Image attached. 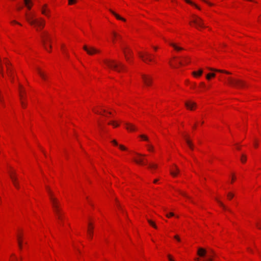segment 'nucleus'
<instances>
[{
    "label": "nucleus",
    "instance_id": "2",
    "mask_svg": "<svg viewBox=\"0 0 261 261\" xmlns=\"http://www.w3.org/2000/svg\"><path fill=\"white\" fill-rule=\"evenodd\" d=\"M106 66L110 69L119 72L121 70H125V65L120 62H117L114 60L105 59L103 61Z\"/></svg>",
    "mask_w": 261,
    "mask_h": 261
},
{
    "label": "nucleus",
    "instance_id": "11",
    "mask_svg": "<svg viewBox=\"0 0 261 261\" xmlns=\"http://www.w3.org/2000/svg\"><path fill=\"white\" fill-rule=\"evenodd\" d=\"M10 178L12 180V181L14 185V186L17 188V189H19V184L17 182V177L16 176V174L14 172H10Z\"/></svg>",
    "mask_w": 261,
    "mask_h": 261
},
{
    "label": "nucleus",
    "instance_id": "57",
    "mask_svg": "<svg viewBox=\"0 0 261 261\" xmlns=\"http://www.w3.org/2000/svg\"><path fill=\"white\" fill-rule=\"evenodd\" d=\"M254 146H255V147H257V146H258L257 143L255 142V143H254Z\"/></svg>",
    "mask_w": 261,
    "mask_h": 261
},
{
    "label": "nucleus",
    "instance_id": "27",
    "mask_svg": "<svg viewBox=\"0 0 261 261\" xmlns=\"http://www.w3.org/2000/svg\"><path fill=\"white\" fill-rule=\"evenodd\" d=\"M210 254L208 255L207 259L203 260V261H213V255L215 254V252L213 250L210 249Z\"/></svg>",
    "mask_w": 261,
    "mask_h": 261
},
{
    "label": "nucleus",
    "instance_id": "56",
    "mask_svg": "<svg viewBox=\"0 0 261 261\" xmlns=\"http://www.w3.org/2000/svg\"><path fill=\"white\" fill-rule=\"evenodd\" d=\"M12 22L18 24L19 25H21V24L20 23H19V22H17V21H15V20L13 21Z\"/></svg>",
    "mask_w": 261,
    "mask_h": 261
},
{
    "label": "nucleus",
    "instance_id": "55",
    "mask_svg": "<svg viewBox=\"0 0 261 261\" xmlns=\"http://www.w3.org/2000/svg\"><path fill=\"white\" fill-rule=\"evenodd\" d=\"M256 226L259 229L261 228V224L259 225L258 223H256Z\"/></svg>",
    "mask_w": 261,
    "mask_h": 261
},
{
    "label": "nucleus",
    "instance_id": "36",
    "mask_svg": "<svg viewBox=\"0 0 261 261\" xmlns=\"http://www.w3.org/2000/svg\"><path fill=\"white\" fill-rule=\"evenodd\" d=\"M140 137L144 141H146L147 142H149V139L147 136L145 135H140Z\"/></svg>",
    "mask_w": 261,
    "mask_h": 261
},
{
    "label": "nucleus",
    "instance_id": "9",
    "mask_svg": "<svg viewBox=\"0 0 261 261\" xmlns=\"http://www.w3.org/2000/svg\"><path fill=\"white\" fill-rule=\"evenodd\" d=\"M139 57L145 63H147L148 62L153 61V59L151 58V55L148 53H145L144 54H142L141 53H139Z\"/></svg>",
    "mask_w": 261,
    "mask_h": 261
},
{
    "label": "nucleus",
    "instance_id": "53",
    "mask_svg": "<svg viewBox=\"0 0 261 261\" xmlns=\"http://www.w3.org/2000/svg\"><path fill=\"white\" fill-rule=\"evenodd\" d=\"M168 259L170 261H174L170 255H168Z\"/></svg>",
    "mask_w": 261,
    "mask_h": 261
},
{
    "label": "nucleus",
    "instance_id": "1",
    "mask_svg": "<svg viewBox=\"0 0 261 261\" xmlns=\"http://www.w3.org/2000/svg\"><path fill=\"white\" fill-rule=\"evenodd\" d=\"M26 19L32 25H33L37 31L42 29L45 25V21L42 18L36 19L33 15L26 14Z\"/></svg>",
    "mask_w": 261,
    "mask_h": 261
},
{
    "label": "nucleus",
    "instance_id": "3",
    "mask_svg": "<svg viewBox=\"0 0 261 261\" xmlns=\"http://www.w3.org/2000/svg\"><path fill=\"white\" fill-rule=\"evenodd\" d=\"M46 189L47 190L48 195L49 196V199L50 200L53 208L54 211H55L57 214L59 215L60 210H59V201L58 199L54 197V194L50 189V188L46 186Z\"/></svg>",
    "mask_w": 261,
    "mask_h": 261
},
{
    "label": "nucleus",
    "instance_id": "10",
    "mask_svg": "<svg viewBox=\"0 0 261 261\" xmlns=\"http://www.w3.org/2000/svg\"><path fill=\"white\" fill-rule=\"evenodd\" d=\"M142 79L145 85L149 86L152 83V78L149 75L146 74L142 75Z\"/></svg>",
    "mask_w": 261,
    "mask_h": 261
},
{
    "label": "nucleus",
    "instance_id": "21",
    "mask_svg": "<svg viewBox=\"0 0 261 261\" xmlns=\"http://www.w3.org/2000/svg\"><path fill=\"white\" fill-rule=\"evenodd\" d=\"M170 45H171L172 47H173L174 49L177 51H180L184 49V48L178 46L176 44L172 43V42H169Z\"/></svg>",
    "mask_w": 261,
    "mask_h": 261
},
{
    "label": "nucleus",
    "instance_id": "48",
    "mask_svg": "<svg viewBox=\"0 0 261 261\" xmlns=\"http://www.w3.org/2000/svg\"><path fill=\"white\" fill-rule=\"evenodd\" d=\"M202 1H203L204 2H205V3H206L207 4H208L210 6H213V3H211L209 2L208 1H207L206 0H202Z\"/></svg>",
    "mask_w": 261,
    "mask_h": 261
},
{
    "label": "nucleus",
    "instance_id": "44",
    "mask_svg": "<svg viewBox=\"0 0 261 261\" xmlns=\"http://www.w3.org/2000/svg\"><path fill=\"white\" fill-rule=\"evenodd\" d=\"M149 167L150 168H156L157 167V165L153 164H150L149 165Z\"/></svg>",
    "mask_w": 261,
    "mask_h": 261
},
{
    "label": "nucleus",
    "instance_id": "20",
    "mask_svg": "<svg viewBox=\"0 0 261 261\" xmlns=\"http://www.w3.org/2000/svg\"><path fill=\"white\" fill-rule=\"evenodd\" d=\"M93 227L92 226L91 223H89V227H88L87 231H88V233L89 236V238L90 239H92V237H93Z\"/></svg>",
    "mask_w": 261,
    "mask_h": 261
},
{
    "label": "nucleus",
    "instance_id": "59",
    "mask_svg": "<svg viewBox=\"0 0 261 261\" xmlns=\"http://www.w3.org/2000/svg\"><path fill=\"white\" fill-rule=\"evenodd\" d=\"M195 260H196V261H199V258H195Z\"/></svg>",
    "mask_w": 261,
    "mask_h": 261
},
{
    "label": "nucleus",
    "instance_id": "19",
    "mask_svg": "<svg viewBox=\"0 0 261 261\" xmlns=\"http://www.w3.org/2000/svg\"><path fill=\"white\" fill-rule=\"evenodd\" d=\"M125 125L126 126V129L128 130L135 131V130H137V128L136 127V126L131 123H126Z\"/></svg>",
    "mask_w": 261,
    "mask_h": 261
},
{
    "label": "nucleus",
    "instance_id": "45",
    "mask_svg": "<svg viewBox=\"0 0 261 261\" xmlns=\"http://www.w3.org/2000/svg\"><path fill=\"white\" fill-rule=\"evenodd\" d=\"M118 146H119L120 149L122 150H126V148L125 147H124L122 145H118Z\"/></svg>",
    "mask_w": 261,
    "mask_h": 261
},
{
    "label": "nucleus",
    "instance_id": "23",
    "mask_svg": "<svg viewBox=\"0 0 261 261\" xmlns=\"http://www.w3.org/2000/svg\"><path fill=\"white\" fill-rule=\"evenodd\" d=\"M190 62V58L188 57H185L184 58L182 61H179V64L181 66L184 65L185 64H187Z\"/></svg>",
    "mask_w": 261,
    "mask_h": 261
},
{
    "label": "nucleus",
    "instance_id": "8",
    "mask_svg": "<svg viewBox=\"0 0 261 261\" xmlns=\"http://www.w3.org/2000/svg\"><path fill=\"white\" fill-rule=\"evenodd\" d=\"M83 49L89 55H93L94 54L99 53L100 50L93 46H88L86 45H84Z\"/></svg>",
    "mask_w": 261,
    "mask_h": 261
},
{
    "label": "nucleus",
    "instance_id": "16",
    "mask_svg": "<svg viewBox=\"0 0 261 261\" xmlns=\"http://www.w3.org/2000/svg\"><path fill=\"white\" fill-rule=\"evenodd\" d=\"M184 137L185 139V141H186L187 145L189 146V147L190 148V149L193 150L194 148V145H193L192 141L189 139L188 136L184 135Z\"/></svg>",
    "mask_w": 261,
    "mask_h": 261
},
{
    "label": "nucleus",
    "instance_id": "34",
    "mask_svg": "<svg viewBox=\"0 0 261 261\" xmlns=\"http://www.w3.org/2000/svg\"><path fill=\"white\" fill-rule=\"evenodd\" d=\"M24 4L27 8L30 10L31 8V6L29 5V4H32V2L31 0H24Z\"/></svg>",
    "mask_w": 261,
    "mask_h": 261
},
{
    "label": "nucleus",
    "instance_id": "5",
    "mask_svg": "<svg viewBox=\"0 0 261 261\" xmlns=\"http://www.w3.org/2000/svg\"><path fill=\"white\" fill-rule=\"evenodd\" d=\"M41 42L44 47L47 50V42H50L51 38L47 32H43L41 33Z\"/></svg>",
    "mask_w": 261,
    "mask_h": 261
},
{
    "label": "nucleus",
    "instance_id": "64",
    "mask_svg": "<svg viewBox=\"0 0 261 261\" xmlns=\"http://www.w3.org/2000/svg\"><path fill=\"white\" fill-rule=\"evenodd\" d=\"M64 45H62V48L63 49L64 48Z\"/></svg>",
    "mask_w": 261,
    "mask_h": 261
},
{
    "label": "nucleus",
    "instance_id": "37",
    "mask_svg": "<svg viewBox=\"0 0 261 261\" xmlns=\"http://www.w3.org/2000/svg\"><path fill=\"white\" fill-rule=\"evenodd\" d=\"M215 75H216V74L214 73H208L206 75V78L207 80H210L212 77H215Z\"/></svg>",
    "mask_w": 261,
    "mask_h": 261
},
{
    "label": "nucleus",
    "instance_id": "60",
    "mask_svg": "<svg viewBox=\"0 0 261 261\" xmlns=\"http://www.w3.org/2000/svg\"><path fill=\"white\" fill-rule=\"evenodd\" d=\"M235 178L234 177H232V182L233 181V180H234Z\"/></svg>",
    "mask_w": 261,
    "mask_h": 261
},
{
    "label": "nucleus",
    "instance_id": "46",
    "mask_svg": "<svg viewBox=\"0 0 261 261\" xmlns=\"http://www.w3.org/2000/svg\"><path fill=\"white\" fill-rule=\"evenodd\" d=\"M179 192L182 195H183L184 196H185L186 197L189 198V199H190V197H189L185 193L183 192H181V191H179Z\"/></svg>",
    "mask_w": 261,
    "mask_h": 261
},
{
    "label": "nucleus",
    "instance_id": "30",
    "mask_svg": "<svg viewBox=\"0 0 261 261\" xmlns=\"http://www.w3.org/2000/svg\"><path fill=\"white\" fill-rule=\"evenodd\" d=\"M203 73V70L201 69H200L198 71H194L193 72L192 74L195 76H200L201 75V74Z\"/></svg>",
    "mask_w": 261,
    "mask_h": 261
},
{
    "label": "nucleus",
    "instance_id": "35",
    "mask_svg": "<svg viewBox=\"0 0 261 261\" xmlns=\"http://www.w3.org/2000/svg\"><path fill=\"white\" fill-rule=\"evenodd\" d=\"M147 221L149 223V224L151 226H152L153 227H154V228H157V226H156V225H155V224L154 223V222H153L152 221H151V220H149V219H148Z\"/></svg>",
    "mask_w": 261,
    "mask_h": 261
},
{
    "label": "nucleus",
    "instance_id": "47",
    "mask_svg": "<svg viewBox=\"0 0 261 261\" xmlns=\"http://www.w3.org/2000/svg\"><path fill=\"white\" fill-rule=\"evenodd\" d=\"M113 36L115 37H118L119 39H121V36L120 35H119L118 34H117V33H115V32H113Z\"/></svg>",
    "mask_w": 261,
    "mask_h": 261
},
{
    "label": "nucleus",
    "instance_id": "41",
    "mask_svg": "<svg viewBox=\"0 0 261 261\" xmlns=\"http://www.w3.org/2000/svg\"><path fill=\"white\" fill-rule=\"evenodd\" d=\"M234 196V194L231 192H229L227 194V197L229 199H232Z\"/></svg>",
    "mask_w": 261,
    "mask_h": 261
},
{
    "label": "nucleus",
    "instance_id": "63",
    "mask_svg": "<svg viewBox=\"0 0 261 261\" xmlns=\"http://www.w3.org/2000/svg\"><path fill=\"white\" fill-rule=\"evenodd\" d=\"M196 127V125L195 124L194 126H193V128H195Z\"/></svg>",
    "mask_w": 261,
    "mask_h": 261
},
{
    "label": "nucleus",
    "instance_id": "7",
    "mask_svg": "<svg viewBox=\"0 0 261 261\" xmlns=\"http://www.w3.org/2000/svg\"><path fill=\"white\" fill-rule=\"evenodd\" d=\"M5 64L7 68L8 75L11 78V81L13 82L14 81V76L13 75V70L10 67V66H11V63L7 58L5 59Z\"/></svg>",
    "mask_w": 261,
    "mask_h": 261
},
{
    "label": "nucleus",
    "instance_id": "17",
    "mask_svg": "<svg viewBox=\"0 0 261 261\" xmlns=\"http://www.w3.org/2000/svg\"><path fill=\"white\" fill-rule=\"evenodd\" d=\"M185 106L187 108L191 110H193L194 107L196 106V103L194 102L189 101L185 103Z\"/></svg>",
    "mask_w": 261,
    "mask_h": 261
},
{
    "label": "nucleus",
    "instance_id": "52",
    "mask_svg": "<svg viewBox=\"0 0 261 261\" xmlns=\"http://www.w3.org/2000/svg\"><path fill=\"white\" fill-rule=\"evenodd\" d=\"M174 216V213H170L169 214H167L166 215V216L167 217H169L170 216Z\"/></svg>",
    "mask_w": 261,
    "mask_h": 261
},
{
    "label": "nucleus",
    "instance_id": "28",
    "mask_svg": "<svg viewBox=\"0 0 261 261\" xmlns=\"http://www.w3.org/2000/svg\"><path fill=\"white\" fill-rule=\"evenodd\" d=\"M116 203H117V205L118 206V207L124 213H125L126 214V215L127 216V213L125 212V210L123 208V207H122V206L121 205V204L119 203V201L117 199V198H116L115 199Z\"/></svg>",
    "mask_w": 261,
    "mask_h": 261
},
{
    "label": "nucleus",
    "instance_id": "43",
    "mask_svg": "<svg viewBox=\"0 0 261 261\" xmlns=\"http://www.w3.org/2000/svg\"><path fill=\"white\" fill-rule=\"evenodd\" d=\"M76 3V0H68V4L72 5Z\"/></svg>",
    "mask_w": 261,
    "mask_h": 261
},
{
    "label": "nucleus",
    "instance_id": "12",
    "mask_svg": "<svg viewBox=\"0 0 261 261\" xmlns=\"http://www.w3.org/2000/svg\"><path fill=\"white\" fill-rule=\"evenodd\" d=\"M136 154L139 157L138 159H135L134 161L138 164L144 165L145 164L144 159L143 157L145 156V155L139 153H136Z\"/></svg>",
    "mask_w": 261,
    "mask_h": 261
},
{
    "label": "nucleus",
    "instance_id": "29",
    "mask_svg": "<svg viewBox=\"0 0 261 261\" xmlns=\"http://www.w3.org/2000/svg\"><path fill=\"white\" fill-rule=\"evenodd\" d=\"M215 199L216 200V201L218 202V203L219 204V205L224 209V210H228V211H229L230 212H231V211L229 210V209H227V207H226V206L221 201H220L219 199H218L217 198H215Z\"/></svg>",
    "mask_w": 261,
    "mask_h": 261
},
{
    "label": "nucleus",
    "instance_id": "51",
    "mask_svg": "<svg viewBox=\"0 0 261 261\" xmlns=\"http://www.w3.org/2000/svg\"><path fill=\"white\" fill-rule=\"evenodd\" d=\"M109 124H113L114 126L116 127V126H118V124H115L114 122H109Z\"/></svg>",
    "mask_w": 261,
    "mask_h": 261
},
{
    "label": "nucleus",
    "instance_id": "50",
    "mask_svg": "<svg viewBox=\"0 0 261 261\" xmlns=\"http://www.w3.org/2000/svg\"><path fill=\"white\" fill-rule=\"evenodd\" d=\"M178 242H180V239L179 238V237H178V236L177 235H176L174 236V237Z\"/></svg>",
    "mask_w": 261,
    "mask_h": 261
},
{
    "label": "nucleus",
    "instance_id": "32",
    "mask_svg": "<svg viewBox=\"0 0 261 261\" xmlns=\"http://www.w3.org/2000/svg\"><path fill=\"white\" fill-rule=\"evenodd\" d=\"M59 210H60V212H59V214H57L55 211L54 212L55 213L56 215H57L58 218L61 220H62V211H61V209L60 208V205H59Z\"/></svg>",
    "mask_w": 261,
    "mask_h": 261
},
{
    "label": "nucleus",
    "instance_id": "14",
    "mask_svg": "<svg viewBox=\"0 0 261 261\" xmlns=\"http://www.w3.org/2000/svg\"><path fill=\"white\" fill-rule=\"evenodd\" d=\"M125 58L127 61L129 60L128 55H132V51L127 47L122 48Z\"/></svg>",
    "mask_w": 261,
    "mask_h": 261
},
{
    "label": "nucleus",
    "instance_id": "39",
    "mask_svg": "<svg viewBox=\"0 0 261 261\" xmlns=\"http://www.w3.org/2000/svg\"><path fill=\"white\" fill-rule=\"evenodd\" d=\"M246 159H247V157L244 154H243L242 155V157H241V161L243 162V163H244L246 162Z\"/></svg>",
    "mask_w": 261,
    "mask_h": 261
},
{
    "label": "nucleus",
    "instance_id": "49",
    "mask_svg": "<svg viewBox=\"0 0 261 261\" xmlns=\"http://www.w3.org/2000/svg\"><path fill=\"white\" fill-rule=\"evenodd\" d=\"M112 143L114 145H116V146H118V143L117 142V141H116L115 140H113L112 141Z\"/></svg>",
    "mask_w": 261,
    "mask_h": 261
},
{
    "label": "nucleus",
    "instance_id": "22",
    "mask_svg": "<svg viewBox=\"0 0 261 261\" xmlns=\"http://www.w3.org/2000/svg\"><path fill=\"white\" fill-rule=\"evenodd\" d=\"M17 242L19 248L20 249H22V237L20 234H18L17 236Z\"/></svg>",
    "mask_w": 261,
    "mask_h": 261
},
{
    "label": "nucleus",
    "instance_id": "6",
    "mask_svg": "<svg viewBox=\"0 0 261 261\" xmlns=\"http://www.w3.org/2000/svg\"><path fill=\"white\" fill-rule=\"evenodd\" d=\"M193 23L194 24L195 27L197 29H199V28H205L202 19L196 15L193 16V19L190 22V23Z\"/></svg>",
    "mask_w": 261,
    "mask_h": 261
},
{
    "label": "nucleus",
    "instance_id": "24",
    "mask_svg": "<svg viewBox=\"0 0 261 261\" xmlns=\"http://www.w3.org/2000/svg\"><path fill=\"white\" fill-rule=\"evenodd\" d=\"M208 69L211 71H216V72H221V73H226V74H230L231 73L227 71H226V70H219V69H215V68H208Z\"/></svg>",
    "mask_w": 261,
    "mask_h": 261
},
{
    "label": "nucleus",
    "instance_id": "13",
    "mask_svg": "<svg viewBox=\"0 0 261 261\" xmlns=\"http://www.w3.org/2000/svg\"><path fill=\"white\" fill-rule=\"evenodd\" d=\"M41 11L42 14L47 16L48 17H49L50 10L48 8L46 4H44L42 6L41 8Z\"/></svg>",
    "mask_w": 261,
    "mask_h": 261
},
{
    "label": "nucleus",
    "instance_id": "18",
    "mask_svg": "<svg viewBox=\"0 0 261 261\" xmlns=\"http://www.w3.org/2000/svg\"><path fill=\"white\" fill-rule=\"evenodd\" d=\"M37 72L39 74V75L40 76V77L44 81H46L47 77L46 74L42 71L41 69L39 68H37Z\"/></svg>",
    "mask_w": 261,
    "mask_h": 261
},
{
    "label": "nucleus",
    "instance_id": "42",
    "mask_svg": "<svg viewBox=\"0 0 261 261\" xmlns=\"http://www.w3.org/2000/svg\"><path fill=\"white\" fill-rule=\"evenodd\" d=\"M0 73L2 74V75L3 76H4L3 67L1 63H0Z\"/></svg>",
    "mask_w": 261,
    "mask_h": 261
},
{
    "label": "nucleus",
    "instance_id": "54",
    "mask_svg": "<svg viewBox=\"0 0 261 261\" xmlns=\"http://www.w3.org/2000/svg\"><path fill=\"white\" fill-rule=\"evenodd\" d=\"M200 85H201L202 87H203V88H205V85H204V83H203V82H202V83H200Z\"/></svg>",
    "mask_w": 261,
    "mask_h": 261
},
{
    "label": "nucleus",
    "instance_id": "58",
    "mask_svg": "<svg viewBox=\"0 0 261 261\" xmlns=\"http://www.w3.org/2000/svg\"><path fill=\"white\" fill-rule=\"evenodd\" d=\"M157 181H158V179H155V180H154L153 182L154 183H156Z\"/></svg>",
    "mask_w": 261,
    "mask_h": 261
},
{
    "label": "nucleus",
    "instance_id": "26",
    "mask_svg": "<svg viewBox=\"0 0 261 261\" xmlns=\"http://www.w3.org/2000/svg\"><path fill=\"white\" fill-rule=\"evenodd\" d=\"M179 172V170L177 168V167L175 166V168L172 169L170 171L171 174L173 176H176L177 174Z\"/></svg>",
    "mask_w": 261,
    "mask_h": 261
},
{
    "label": "nucleus",
    "instance_id": "25",
    "mask_svg": "<svg viewBox=\"0 0 261 261\" xmlns=\"http://www.w3.org/2000/svg\"><path fill=\"white\" fill-rule=\"evenodd\" d=\"M110 12L114 15L115 16V17L118 19V20H122L123 21H125V19L122 17H121L120 16H119L118 14H117V13H116L114 11H113V10H112L111 9H110L109 10Z\"/></svg>",
    "mask_w": 261,
    "mask_h": 261
},
{
    "label": "nucleus",
    "instance_id": "31",
    "mask_svg": "<svg viewBox=\"0 0 261 261\" xmlns=\"http://www.w3.org/2000/svg\"><path fill=\"white\" fill-rule=\"evenodd\" d=\"M185 1L188 4H189L192 6H195L197 9L200 10V7H199L197 5H196L195 3H194L193 2H192L190 0H185Z\"/></svg>",
    "mask_w": 261,
    "mask_h": 261
},
{
    "label": "nucleus",
    "instance_id": "61",
    "mask_svg": "<svg viewBox=\"0 0 261 261\" xmlns=\"http://www.w3.org/2000/svg\"><path fill=\"white\" fill-rule=\"evenodd\" d=\"M157 48H157V47H154V49L155 50H156V49H157Z\"/></svg>",
    "mask_w": 261,
    "mask_h": 261
},
{
    "label": "nucleus",
    "instance_id": "4",
    "mask_svg": "<svg viewBox=\"0 0 261 261\" xmlns=\"http://www.w3.org/2000/svg\"><path fill=\"white\" fill-rule=\"evenodd\" d=\"M228 85L234 88H241L246 86V83L241 80L234 79L231 77H226Z\"/></svg>",
    "mask_w": 261,
    "mask_h": 261
},
{
    "label": "nucleus",
    "instance_id": "62",
    "mask_svg": "<svg viewBox=\"0 0 261 261\" xmlns=\"http://www.w3.org/2000/svg\"><path fill=\"white\" fill-rule=\"evenodd\" d=\"M49 48L51 47V45L50 44H49Z\"/></svg>",
    "mask_w": 261,
    "mask_h": 261
},
{
    "label": "nucleus",
    "instance_id": "15",
    "mask_svg": "<svg viewBox=\"0 0 261 261\" xmlns=\"http://www.w3.org/2000/svg\"><path fill=\"white\" fill-rule=\"evenodd\" d=\"M206 250L203 248H198L197 255L200 257H204L206 254Z\"/></svg>",
    "mask_w": 261,
    "mask_h": 261
},
{
    "label": "nucleus",
    "instance_id": "38",
    "mask_svg": "<svg viewBox=\"0 0 261 261\" xmlns=\"http://www.w3.org/2000/svg\"><path fill=\"white\" fill-rule=\"evenodd\" d=\"M20 99H21V105L23 107L25 108L26 107V105L25 103L22 101V99H23V96L22 94H20Z\"/></svg>",
    "mask_w": 261,
    "mask_h": 261
},
{
    "label": "nucleus",
    "instance_id": "33",
    "mask_svg": "<svg viewBox=\"0 0 261 261\" xmlns=\"http://www.w3.org/2000/svg\"><path fill=\"white\" fill-rule=\"evenodd\" d=\"M146 147L147 148V150L149 151H154V147L151 144H148L146 145Z\"/></svg>",
    "mask_w": 261,
    "mask_h": 261
},
{
    "label": "nucleus",
    "instance_id": "40",
    "mask_svg": "<svg viewBox=\"0 0 261 261\" xmlns=\"http://www.w3.org/2000/svg\"><path fill=\"white\" fill-rule=\"evenodd\" d=\"M19 88H20V94H19V95H20V94H22V95H24V94H25V91H22V90H21V89H22V85H19ZM22 96H23V95H22Z\"/></svg>",
    "mask_w": 261,
    "mask_h": 261
}]
</instances>
